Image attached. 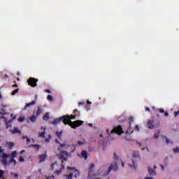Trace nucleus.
I'll use <instances>...</instances> for the list:
<instances>
[{
    "mask_svg": "<svg viewBox=\"0 0 179 179\" xmlns=\"http://www.w3.org/2000/svg\"><path fill=\"white\" fill-rule=\"evenodd\" d=\"M41 113H43V109H41V108L38 107L37 111L35 112V115L36 117H38V115H40V114H41Z\"/></svg>",
    "mask_w": 179,
    "mask_h": 179,
    "instance_id": "aec40b11",
    "label": "nucleus"
},
{
    "mask_svg": "<svg viewBox=\"0 0 179 179\" xmlns=\"http://www.w3.org/2000/svg\"><path fill=\"white\" fill-rule=\"evenodd\" d=\"M157 110L159 113H161V114H164L165 117H169V112L164 111L163 108H158Z\"/></svg>",
    "mask_w": 179,
    "mask_h": 179,
    "instance_id": "dca6fc26",
    "label": "nucleus"
},
{
    "mask_svg": "<svg viewBox=\"0 0 179 179\" xmlns=\"http://www.w3.org/2000/svg\"><path fill=\"white\" fill-rule=\"evenodd\" d=\"M1 107H3V108H5V107H6V106H5V105H1Z\"/></svg>",
    "mask_w": 179,
    "mask_h": 179,
    "instance_id": "13d9d810",
    "label": "nucleus"
},
{
    "mask_svg": "<svg viewBox=\"0 0 179 179\" xmlns=\"http://www.w3.org/2000/svg\"><path fill=\"white\" fill-rule=\"evenodd\" d=\"M62 172V171L60 169V170H57V171H55V173L57 175V176H59V174H61V173Z\"/></svg>",
    "mask_w": 179,
    "mask_h": 179,
    "instance_id": "e433bc0d",
    "label": "nucleus"
},
{
    "mask_svg": "<svg viewBox=\"0 0 179 179\" xmlns=\"http://www.w3.org/2000/svg\"><path fill=\"white\" fill-rule=\"evenodd\" d=\"M56 135H57V138H59V139H61V136H62V131L56 132Z\"/></svg>",
    "mask_w": 179,
    "mask_h": 179,
    "instance_id": "b1692460",
    "label": "nucleus"
},
{
    "mask_svg": "<svg viewBox=\"0 0 179 179\" xmlns=\"http://www.w3.org/2000/svg\"><path fill=\"white\" fill-rule=\"evenodd\" d=\"M85 104V102H79L78 106H83Z\"/></svg>",
    "mask_w": 179,
    "mask_h": 179,
    "instance_id": "a18cd8bd",
    "label": "nucleus"
},
{
    "mask_svg": "<svg viewBox=\"0 0 179 179\" xmlns=\"http://www.w3.org/2000/svg\"><path fill=\"white\" fill-rule=\"evenodd\" d=\"M113 159L115 162L112 163L111 165L108 168V173H110L112 170L113 171H117L118 170V164L117 163V160H118V155L117 154L113 153Z\"/></svg>",
    "mask_w": 179,
    "mask_h": 179,
    "instance_id": "20e7f679",
    "label": "nucleus"
},
{
    "mask_svg": "<svg viewBox=\"0 0 179 179\" xmlns=\"http://www.w3.org/2000/svg\"><path fill=\"white\" fill-rule=\"evenodd\" d=\"M94 164H91L89 168V173H88V178H92V177L96 176V173L93 171V169H94Z\"/></svg>",
    "mask_w": 179,
    "mask_h": 179,
    "instance_id": "6e6552de",
    "label": "nucleus"
},
{
    "mask_svg": "<svg viewBox=\"0 0 179 179\" xmlns=\"http://www.w3.org/2000/svg\"><path fill=\"white\" fill-rule=\"evenodd\" d=\"M51 135H48V138H45V141L47 143H49L50 141H51Z\"/></svg>",
    "mask_w": 179,
    "mask_h": 179,
    "instance_id": "c756f323",
    "label": "nucleus"
},
{
    "mask_svg": "<svg viewBox=\"0 0 179 179\" xmlns=\"http://www.w3.org/2000/svg\"><path fill=\"white\" fill-rule=\"evenodd\" d=\"M100 138H103V134H100Z\"/></svg>",
    "mask_w": 179,
    "mask_h": 179,
    "instance_id": "680f3d73",
    "label": "nucleus"
},
{
    "mask_svg": "<svg viewBox=\"0 0 179 179\" xmlns=\"http://www.w3.org/2000/svg\"><path fill=\"white\" fill-rule=\"evenodd\" d=\"M0 99H2V94H1V92H0Z\"/></svg>",
    "mask_w": 179,
    "mask_h": 179,
    "instance_id": "bf43d9fd",
    "label": "nucleus"
},
{
    "mask_svg": "<svg viewBox=\"0 0 179 179\" xmlns=\"http://www.w3.org/2000/svg\"><path fill=\"white\" fill-rule=\"evenodd\" d=\"M77 143H78V145H85V143H83V142H82V141H78L77 142Z\"/></svg>",
    "mask_w": 179,
    "mask_h": 179,
    "instance_id": "58836bf2",
    "label": "nucleus"
},
{
    "mask_svg": "<svg viewBox=\"0 0 179 179\" xmlns=\"http://www.w3.org/2000/svg\"><path fill=\"white\" fill-rule=\"evenodd\" d=\"M20 162H24V158L22 156H20L19 158Z\"/></svg>",
    "mask_w": 179,
    "mask_h": 179,
    "instance_id": "a19ab883",
    "label": "nucleus"
},
{
    "mask_svg": "<svg viewBox=\"0 0 179 179\" xmlns=\"http://www.w3.org/2000/svg\"><path fill=\"white\" fill-rule=\"evenodd\" d=\"M33 148H35V149H36V150H38L40 149V145H32Z\"/></svg>",
    "mask_w": 179,
    "mask_h": 179,
    "instance_id": "473e14b6",
    "label": "nucleus"
},
{
    "mask_svg": "<svg viewBox=\"0 0 179 179\" xmlns=\"http://www.w3.org/2000/svg\"><path fill=\"white\" fill-rule=\"evenodd\" d=\"M25 150H22L20 153V155H22V153H24Z\"/></svg>",
    "mask_w": 179,
    "mask_h": 179,
    "instance_id": "8fccbe9b",
    "label": "nucleus"
},
{
    "mask_svg": "<svg viewBox=\"0 0 179 179\" xmlns=\"http://www.w3.org/2000/svg\"><path fill=\"white\" fill-rule=\"evenodd\" d=\"M106 133H107L108 135H109V136H110V129H106Z\"/></svg>",
    "mask_w": 179,
    "mask_h": 179,
    "instance_id": "49530a36",
    "label": "nucleus"
},
{
    "mask_svg": "<svg viewBox=\"0 0 179 179\" xmlns=\"http://www.w3.org/2000/svg\"><path fill=\"white\" fill-rule=\"evenodd\" d=\"M18 87L17 84L13 85V87Z\"/></svg>",
    "mask_w": 179,
    "mask_h": 179,
    "instance_id": "3c124183",
    "label": "nucleus"
},
{
    "mask_svg": "<svg viewBox=\"0 0 179 179\" xmlns=\"http://www.w3.org/2000/svg\"><path fill=\"white\" fill-rule=\"evenodd\" d=\"M5 173V171L0 170V179H5V178H3V173Z\"/></svg>",
    "mask_w": 179,
    "mask_h": 179,
    "instance_id": "a878e982",
    "label": "nucleus"
},
{
    "mask_svg": "<svg viewBox=\"0 0 179 179\" xmlns=\"http://www.w3.org/2000/svg\"><path fill=\"white\" fill-rule=\"evenodd\" d=\"M159 135H160V132L158 131L157 133H155L154 134L155 139H157V138H159Z\"/></svg>",
    "mask_w": 179,
    "mask_h": 179,
    "instance_id": "7c9ffc66",
    "label": "nucleus"
},
{
    "mask_svg": "<svg viewBox=\"0 0 179 179\" xmlns=\"http://www.w3.org/2000/svg\"><path fill=\"white\" fill-rule=\"evenodd\" d=\"M87 104H92V102L87 101Z\"/></svg>",
    "mask_w": 179,
    "mask_h": 179,
    "instance_id": "4d7b16f0",
    "label": "nucleus"
},
{
    "mask_svg": "<svg viewBox=\"0 0 179 179\" xmlns=\"http://www.w3.org/2000/svg\"><path fill=\"white\" fill-rule=\"evenodd\" d=\"M69 148H70L69 152L66 150H62L60 152L59 159H61V160H68V157H71V154L76 150V145H66V143L60 144V149H68Z\"/></svg>",
    "mask_w": 179,
    "mask_h": 179,
    "instance_id": "f03ea898",
    "label": "nucleus"
},
{
    "mask_svg": "<svg viewBox=\"0 0 179 179\" xmlns=\"http://www.w3.org/2000/svg\"><path fill=\"white\" fill-rule=\"evenodd\" d=\"M145 111H150V108L145 107Z\"/></svg>",
    "mask_w": 179,
    "mask_h": 179,
    "instance_id": "09e8293b",
    "label": "nucleus"
},
{
    "mask_svg": "<svg viewBox=\"0 0 179 179\" xmlns=\"http://www.w3.org/2000/svg\"><path fill=\"white\" fill-rule=\"evenodd\" d=\"M6 145L8 146V149H12V148L15 146V143H13V142H7Z\"/></svg>",
    "mask_w": 179,
    "mask_h": 179,
    "instance_id": "412c9836",
    "label": "nucleus"
},
{
    "mask_svg": "<svg viewBox=\"0 0 179 179\" xmlns=\"http://www.w3.org/2000/svg\"><path fill=\"white\" fill-rule=\"evenodd\" d=\"M152 110H155L156 108H155V106L152 107Z\"/></svg>",
    "mask_w": 179,
    "mask_h": 179,
    "instance_id": "052dcab7",
    "label": "nucleus"
},
{
    "mask_svg": "<svg viewBox=\"0 0 179 179\" xmlns=\"http://www.w3.org/2000/svg\"><path fill=\"white\" fill-rule=\"evenodd\" d=\"M148 173L150 176H156V171L153 169L148 167Z\"/></svg>",
    "mask_w": 179,
    "mask_h": 179,
    "instance_id": "f3484780",
    "label": "nucleus"
},
{
    "mask_svg": "<svg viewBox=\"0 0 179 179\" xmlns=\"http://www.w3.org/2000/svg\"><path fill=\"white\" fill-rule=\"evenodd\" d=\"M27 179H31V178H30V176H28V177L27 178Z\"/></svg>",
    "mask_w": 179,
    "mask_h": 179,
    "instance_id": "e2e57ef3",
    "label": "nucleus"
},
{
    "mask_svg": "<svg viewBox=\"0 0 179 179\" xmlns=\"http://www.w3.org/2000/svg\"><path fill=\"white\" fill-rule=\"evenodd\" d=\"M45 92L46 93H51V91L50 90H45Z\"/></svg>",
    "mask_w": 179,
    "mask_h": 179,
    "instance_id": "de8ad7c7",
    "label": "nucleus"
},
{
    "mask_svg": "<svg viewBox=\"0 0 179 179\" xmlns=\"http://www.w3.org/2000/svg\"><path fill=\"white\" fill-rule=\"evenodd\" d=\"M173 153H179V148L177 146L176 148L173 149Z\"/></svg>",
    "mask_w": 179,
    "mask_h": 179,
    "instance_id": "393cba45",
    "label": "nucleus"
},
{
    "mask_svg": "<svg viewBox=\"0 0 179 179\" xmlns=\"http://www.w3.org/2000/svg\"><path fill=\"white\" fill-rule=\"evenodd\" d=\"M110 134H117V135H121L124 134V130H122V127L120 125L115 127L111 131Z\"/></svg>",
    "mask_w": 179,
    "mask_h": 179,
    "instance_id": "0eeeda50",
    "label": "nucleus"
},
{
    "mask_svg": "<svg viewBox=\"0 0 179 179\" xmlns=\"http://www.w3.org/2000/svg\"><path fill=\"white\" fill-rule=\"evenodd\" d=\"M45 159H47V151L45 152V154L39 155L40 163H43V162H45Z\"/></svg>",
    "mask_w": 179,
    "mask_h": 179,
    "instance_id": "f8f14e48",
    "label": "nucleus"
},
{
    "mask_svg": "<svg viewBox=\"0 0 179 179\" xmlns=\"http://www.w3.org/2000/svg\"><path fill=\"white\" fill-rule=\"evenodd\" d=\"M160 122L157 120L155 121L153 119H150L147 121V127L149 129H155V128L159 127Z\"/></svg>",
    "mask_w": 179,
    "mask_h": 179,
    "instance_id": "39448f33",
    "label": "nucleus"
},
{
    "mask_svg": "<svg viewBox=\"0 0 179 179\" xmlns=\"http://www.w3.org/2000/svg\"><path fill=\"white\" fill-rule=\"evenodd\" d=\"M55 143H57L58 145H59L61 146V145H62V143H60L58 140H55Z\"/></svg>",
    "mask_w": 179,
    "mask_h": 179,
    "instance_id": "c03bdc74",
    "label": "nucleus"
},
{
    "mask_svg": "<svg viewBox=\"0 0 179 179\" xmlns=\"http://www.w3.org/2000/svg\"><path fill=\"white\" fill-rule=\"evenodd\" d=\"M38 82V80L34 78H29V79L27 80V83L31 87H36Z\"/></svg>",
    "mask_w": 179,
    "mask_h": 179,
    "instance_id": "423d86ee",
    "label": "nucleus"
},
{
    "mask_svg": "<svg viewBox=\"0 0 179 179\" xmlns=\"http://www.w3.org/2000/svg\"><path fill=\"white\" fill-rule=\"evenodd\" d=\"M68 170L73 171H74V177L76 178V177H79L80 176V172L76 169L75 167H67Z\"/></svg>",
    "mask_w": 179,
    "mask_h": 179,
    "instance_id": "1a4fd4ad",
    "label": "nucleus"
},
{
    "mask_svg": "<svg viewBox=\"0 0 179 179\" xmlns=\"http://www.w3.org/2000/svg\"><path fill=\"white\" fill-rule=\"evenodd\" d=\"M126 141H131V139L127 138V136L125 137Z\"/></svg>",
    "mask_w": 179,
    "mask_h": 179,
    "instance_id": "6e6d98bb",
    "label": "nucleus"
},
{
    "mask_svg": "<svg viewBox=\"0 0 179 179\" xmlns=\"http://www.w3.org/2000/svg\"><path fill=\"white\" fill-rule=\"evenodd\" d=\"M66 179H72V178L73 177V173H70L69 175H66Z\"/></svg>",
    "mask_w": 179,
    "mask_h": 179,
    "instance_id": "cd10ccee",
    "label": "nucleus"
},
{
    "mask_svg": "<svg viewBox=\"0 0 179 179\" xmlns=\"http://www.w3.org/2000/svg\"><path fill=\"white\" fill-rule=\"evenodd\" d=\"M34 104H36V101H32L31 102L27 103L23 108V110L26 111L27 110V108L31 107V106H34Z\"/></svg>",
    "mask_w": 179,
    "mask_h": 179,
    "instance_id": "4468645a",
    "label": "nucleus"
},
{
    "mask_svg": "<svg viewBox=\"0 0 179 179\" xmlns=\"http://www.w3.org/2000/svg\"><path fill=\"white\" fill-rule=\"evenodd\" d=\"M139 152L134 151L133 153V159H131L132 164H129V166L131 167V169H134V170H136V162L139 160Z\"/></svg>",
    "mask_w": 179,
    "mask_h": 179,
    "instance_id": "7ed1b4c3",
    "label": "nucleus"
},
{
    "mask_svg": "<svg viewBox=\"0 0 179 179\" xmlns=\"http://www.w3.org/2000/svg\"><path fill=\"white\" fill-rule=\"evenodd\" d=\"M18 121H19V122H23V121H24V117H19Z\"/></svg>",
    "mask_w": 179,
    "mask_h": 179,
    "instance_id": "72a5a7b5",
    "label": "nucleus"
},
{
    "mask_svg": "<svg viewBox=\"0 0 179 179\" xmlns=\"http://www.w3.org/2000/svg\"><path fill=\"white\" fill-rule=\"evenodd\" d=\"M81 156L86 160L87 159V152L86 150H83L81 152Z\"/></svg>",
    "mask_w": 179,
    "mask_h": 179,
    "instance_id": "6ab92c4d",
    "label": "nucleus"
},
{
    "mask_svg": "<svg viewBox=\"0 0 179 179\" xmlns=\"http://www.w3.org/2000/svg\"><path fill=\"white\" fill-rule=\"evenodd\" d=\"M59 122H63L64 125H69L73 129H76L78 127H80V125H83L85 122L82 120H76L72 122L71 118L69 117V115H63L60 117L55 118L52 122V125H57Z\"/></svg>",
    "mask_w": 179,
    "mask_h": 179,
    "instance_id": "f257e3e1",
    "label": "nucleus"
},
{
    "mask_svg": "<svg viewBox=\"0 0 179 179\" xmlns=\"http://www.w3.org/2000/svg\"><path fill=\"white\" fill-rule=\"evenodd\" d=\"M17 80H20V79H19V78H17Z\"/></svg>",
    "mask_w": 179,
    "mask_h": 179,
    "instance_id": "774afa93",
    "label": "nucleus"
},
{
    "mask_svg": "<svg viewBox=\"0 0 179 179\" xmlns=\"http://www.w3.org/2000/svg\"><path fill=\"white\" fill-rule=\"evenodd\" d=\"M41 131H43V132H39V138H45V127H41Z\"/></svg>",
    "mask_w": 179,
    "mask_h": 179,
    "instance_id": "2eb2a0df",
    "label": "nucleus"
},
{
    "mask_svg": "<svg viewBox=\"0 0 179 179\" xmlns=\"http://www.w3.org/2000/svg\"><path fill=\"white\" fill-rule=\"evenodd\" d=\"M88 125H89V127H93V124L91 123H90Z\"/></svg>",
    "mask_w": 179,
    "mask_h": 179,
    "instance_id": "5fc2aeb1",
    "label": "nucleus"
},
{
    "mask_svg": "<svg viewBox=\"0 0 179 179\" xmlns=\"http://www.w3.org/2000/svg\"><path fill=\"white\" fill-rule=\"evenodd\" d=\"M37 121V116L36 115V112L27 119V122H36Z\"/></svg>",
    "mask_w": 179,
    "mask_h": 179,
    "instance_id": "9d476101",
    "label": "nucleus"
},
{
    "mask_svg": "<svg viewBox=\"0 0 179 179\" xmlns=\"http://www.w3.org/2000/svg\"><path fill=\"white\" fill-rule=\"evenodd\" d=\"M14 178H17L19 177V175L17 173H15L13 175Z\"/></svg>",
    "mask_w": 179,
    "mask_h": 179,
    "instance_id": "79ce46f5",
    "label": "nucleus"
},
{
    "mask_svg": "<svg viewBox=\"0 0 179 179\" xmlns=\"http://www.w3.org/2000/svg\"><path fill=\"white\" fill-rule=\"evenodd\" d=\"M131 134H134V130H133V131H131Z\"/></svg>",
    "mask_w": 179,
    "mask_h": 179,
    "instance_id": "69168bd1",
    "label": "nucleus"
},
{
    "mask_svg": "<svg viewBox=\"0 0 179 179\" xmlns=\"http://www.w3.org/2000/svg\"><path fill=\"white\" fill-rule=\"evenodd\" d=\"M51 178L54 179V175L49 176V177L47 178V179H51Z\"/></svg>",
    "mask_w": 179,
    "mask_h": 179,
    "instance_id": "37998d69",
    "label": "nucleus"
},
{
    "mask_svg": "<svg viewBox=\"0 0 179 179\" xmlns=\"http://www.w3.org/2000/svg\"><path fill=\"white\" fill-rule=\"evenodd\" d=\"M124 166H125V164L122 162V166L124 167Z\"/></svg>",
    "mask_w": 179,
    "mask_h": 179,
    "instance_id": "864d4df0",
    "label": "nucleus"
},
{
    "mask_svg": "<svg viewBox=\"0 0 179 179\" xmlns=\"http://www.w3.org/2000/svg\"><path fill=\"white\" fill-rule=\"evenodd\" d=\"M19 92V89L15 90L14 91L12 92V96H15L17 93Z\"/></svg>",
    "mask_w": 179,
    "mask_h": 179,
    "instance_id": "2f4dec72",
    "label": "nucleus"
},
{
    "mask_svg": "<svg viewBox=\"0 0 179 179\" xmlns=\"http://www.w3.org/2000/svg\"><path fill=\"white\" fill-rule=\"evenodd\" d=\"M47 99L49 100V101H52V96L48 95V97H47Z\"/></svg>",
    "mask_w": 179,
    "mask_h": 179,
    "instance_id": "4c0bfd02",
    "label": "nucleus"
},
{
    "mask_svg": "<svg viewBox=\"0 0 179 179\" xmlns=\"http://www.w3.org/2000/svg\"><path fill=\"white\" fill-rule=\"evenodd\" d=\"M44 121H48L50 120V113H46L43 117Z\"/></svg>",
    "mask_w": 179,
    "mask_h": 179,
    "instance_id": "a211bd4d",
    "label": "nucleus"
},
{
    "mask_svg": "<svg viewBox=\"0 0 179 179\" xmlns=\"http://www.w3.org/2000/svg\"><path fill=\"white\" fill-rule=\"evenodd\" d=\"M54 167H58V163L55 162L54 164H52L51 165V170H53V169H54Z\"/></svg>",
    "mask_w": 179,
    "mask_h": 179,
    "instance_id": "bb28decb",
    "label": "nucleus"
},
{
    "mask_svg": "<svg viewBox=\"0 0 179 179\" xmlns=\"http://www.w3.org/2000/svg\"><path fill=\"white\" fill-rule=\"evenodd\" d=\"M78 117V115H71L69 116L70 121H71V120H76V117Z\"/></svg>",
    "mask_w": 179,
    "mask_h": 179,
    "instance_id": "5701e85b",
    "label": "nucleus"
},
{
    "mask_svg": "<svg viewBox=\"0 0 179 179\" xmlns=\"http://www.w3.org/2000/svg\"><path fill=\"white\" fill-rule=\"evenodd\" d=\"M162 139H163V141H164V140L166 141V143L167 145H169L170 143V140H169V138H167V137H166L165 136H162Z\"/></svg>",
    "mask_w": 179,
    "mask_h": 179,
    "instance_id": "4be33fe9",
    "label": "nucleus"
},
{
    "mask_svg": "<svg viewBox=\"0 0 179 179\" xmlns=\"http://www.w3.org/2000/svg\"><path fill=\"white\" fill-rule=\"evenodd\" d=\"M154 169H157V166L156 165L154 166Z\"/></svg>",
    "mask_w": 179,
    "mask_h": 179,
    "instance_id": "0e129e2a",
    "label": "nucleus"
},
{
    "mask_svg": "<svg viewBox=\"0 0 179 179\" xmlns=\"http://www.w3.org/2000/svg\"><path fill=\"white\" fill-rule=\"evenodd\" d=\"M73 113V114H76V113H78V117H79V115H80V112H79V111L78 110V109H75Z\"/></svg>",
    "mask_w": 179,
    "mask_h": 179,
    "instance_id": "f704fd0d",
    "label": "nucleus"
},
{
    "mask_svg": "<svg viewBox=\"0 0 179 179\" xmlns=\"http://www.w3.org/2000/svg\"><path fill=\"white\" fill-rule=\"evenodd\" d=\"M64 162H65V160L62 159V165H61V169L60 170H64V169H65V165H64Z\"/></svg>",
    "mask_w": 179,
    "mask_h": 179,
    "instance_id": "c85d7f7f",
    "label": "nucleus"
},
{
    "mask_svg": "<svg viewBox=\"0 0 179 179\" xmlns=\"http://www.w3.org/2000/svg\"><path fill=\"white\" fill-rule=\"evenodd\" d=\"M129 127L128 130L126 131V134L127 135H131L130 131H131V129H132L131 128V124H132V122H134V117L131 116V117H129Z\"/></svg>",
    "mask_w": 179,
    "mask_h": 179,
    "instance_id": "9b49d317",
    "label": "nucleus"
},
{
    "mask_svg": "<svg viewBox=\"0 0 179 179\" xmlns=\"http://www.w3.org/2000/svg\"><path fill=\"white\" fill-rule=\"evenodd\" d=\"M10 132L13 135H15V134H19V135H20V134H22V131L19 130L18 127H14L13 129L10 130Z\"/></svg>",
    "mask_w": 179,
    "mask_h": 179,
    "instance_id": "ddd939ff",
    "label": "nucleus"
},
{
    "mask_svg": "<svg viewBox=\"0 0 179 179\" xmlns=\"http://www.w3.org/2000/svg\"><path fill=\"white\" fill-rule=\"evenodd\" d=\"M167 165H168V164H167V162H166V163L165 164V166H167Z\"/></svg>",
    "mask_w": 179,
    "mask_h": 179,
    "instance_id": "338daca9",
    "label": "nucleus"
},
{
    "mask_svg": "<svg viewBox=\"0 0 179 179\" xmlns=\"http://www.w3.org/2000/svg\"><path fill=\"white\" fill-rule=\"evenodd\" d=\"M161 167H162V169L163 171H164V166L161 165Z\"/></svg>",
    "mask_w": 179,
    "mask_h": 179,
    "instance_id": "603ef678",
    "label": "nucleus"
},
{
    "mask_svg": "<svg viewBox=\"0 0 179 179\" xmlns=\"http://www.w3.org/2000/svg\"><path fill=\"white\" fill-rule=\"evenodd\" d=\"M23 139H26L27 143H30V138H27V136H24V137H23Z\"/></svg>",
    "mask_w": 179,
    "mask_h": 179,
    "instance_id": "c9c22d12",
    "label": "nucleus"
},
{
    "mask_svg": "<svg viewBox=\"0 0 179 179\" xmlns=\"http://www.w3.org/2000/svg\"><path fill=\"white\" fill-rule=\"evenodd\" d=\"M135 131H139V125L136 124L134 128Z\"/></svg>",
    "mask_w": 179,
    "mask_h": 179,
    "instance_id": "ea45409f",
    "label": "nucleus"
}]
</instances>
